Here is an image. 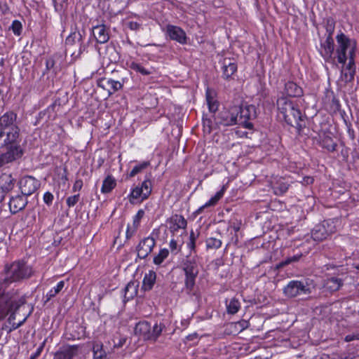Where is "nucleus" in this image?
<instances>
[{
  "mask_svg": "<svg viewBox=\"0 0 359 359\" xmlns=\"http://www.w3.org/2000/svg\"><path fill=\"white\" fill-rule=\"evenodd\" d=\"M25 295L21 294L18 290H11L0 296V320L11 313L8 318V323L11 325L9 332L16 330L24 324L28 316L20 319L18 323L15 321L17 310L25 304Z\"/></svg>",
  "mask_w": 359,
  "mask_h": 359,
  "instance_id": "nucleus-1",
  "label": "nucleus"
},
{
  "mask_svg": "<svg viewBox=\"0 0 359 359\" xmlns=\"http://www.w3.org/2000/svg\"><path fill=\"white\" fill-rule=\"evenodd\" d=\"M279 113L283 115L285 121L292 127L300 130L304 126L302 112L296 103L285 97L277 100Z\"/></svg>",
  "mask_w": 359,
  "mask_h": 359,
  "instance_id": "nucleus-2",
  "label": "nucleus"
},
{
  "mask_svg": "<svg viewBox=\"0 0 359 359\" xmlns=\"http://www.w3.org/2000/svg\"><path fill=\"white\" fill-rule=\"evenodd\" d=\"M32 275V269L23 262H14L5 267V278L0 283V291L4 290L12 283L28 278Z\"/></svg>",
  "mask_w": 359,
  "mask_h": 359,
  "instance_id": "nucleus-3",
  "label": "nucleus"
},
{
  "mask_svg": "<svg viewBox=\"0 0 359 359\" xmlns=\"http://www.w3.org/2000/svg\"><path fill=\"white\" fill-rule=\"evenodd\" d=\"M199 257L191 252L181 262V268L184 273V287L188 292L194 290L196 279L199 273Z\"/></svg>",
  "mask_w": 359,
  "mask_h": 359,
  "instance_id": "nucleus-4",
  "label": "nucleus"
},
{
  "mask_svg": "<svg viewBox=\"0 0 359 359\" xmlns=\"http://www.w3.org/2000/svg\"><path fill=\"white\" fill-rule=\"evenodd\" d=\"M337 41L339 44V47L337 49L338 62L341 64H345L346 60L348 58V63L345 68L346 71L355 69V46L351 48L350 39L343 33L337 36Z\"/></svg>",
  "mask_w": 359,
  "mask_h": 359,
  "instance_id": "nucleus-5",
  "label": "nucleus"
},
{
  "mask_svg": "<svg viewBox=\"0 0 359 359\" xmlns=\"http://www.w3.org/2000/svg\"><path fill=\"white\" fill-rule=\"evenodd\" d=\"M313 280L309 278L290 280L283 288L284 294L289 298L309 295L313 288Z\"/></svg>",
  "mask_w": 359,
  "mask_h": 359,
  "instance_id": "nucleus-6",
  "label": "nucleus"
},
{
  "mask_svg": "<svg viewBox=\"0 0 359 359\" xmlns=\"http://www.w3.org/2000/svg\"><path fill=\"white\" fill-rule=\"evenodd\" d=\"M0 139H3L2 146L9 150L11 147H18L21 151V156L23 150L20 146L21 137L19 127L0 130Z\"/></svg>",
  "mask_w": 359,
  "mask_h": 359,
  "instance_id": "nucleus-7",
  "label": "nucleus"
},
{
  "mask_svg": "<svg viewBox=\"0 0 359 359\" xmlns=\"http://www.w3.org/2000/svg\"><path fill=\"white\" fill-rule=\"evenodd\" d=\"M234 109L238 112V124L243 125L250 128L252 124L248 122L249 120L256 117V108L252 104H242L241 105H233Z\"/></svg>",
  "mask_w": 359,
  "mask_h": 359,
  "instance_id": "nucleus-8",
  "label": "nucleus"
},
{
  "mask_svg": "<svg viewBox=\"0 0 359 359\" xmlns=\"http://www.w3.org/2000/svg\"><path fill=\"white\" fill-rule=\"evenodd\" d=\"M151 192V182L149 180H145L142 183L141 187H135L132 189L130 194V201L133 203V199H147Z\"/></svg>",
  "mask_w": 359,
  "mask_h": 359,
  "instance_id": "nucleus-9",
  "label": "nucleus"
},
{
  "mask_svg": "<svg viewBox=\"0 0 359 359\" xmlns=\"http://www.w3.org/2000/svg\"><path fill=\"white\" fill-rule=\"evenodd\" d=\"M333 232V226H331L328 221H324L315 226L311 231V237L314 241H321Z\"/></svg>",
  "mask_w": 359,
  "mask_h": 359,
  "instance_id": "nucleus-10",
  "label": "nucleus"
},
{
  "mask_svg": "<svg viewBox=\"0 0 359 359\" xmlns=\"http://www.w3.org/2000/svg\"><path fill=\"white\" fill-rule=\"evenodd\" d=\"M19 185L22 195L29 196L37 190L40 182L34 177L27 175L20 180Z\"/></svg>",
  "mask_w": 359,
  "mask_h": 359,
  "instance_id": "nucleus-11",
  "label": "nucleus"
},
{
  "mask_svg": "<svg viewBox=\"0 0 359 359\" xmlns=\"http://www.w3.org/2000/svg\"><path fill=\"white\" fill-rule=\"evenodd\" d=\"M155 245L156 241L151 236H148L140 241L137 247L138 257L140 259L146 258L152 252Z\"/></svg>",
  "mask_w": 359,
  "mask_h": 359,
  "instance_id": "nucleus-12",
  "label": "nucleus"
},
{
  "mask_svg": "<svg viewBox=\"0 0 359 359\" xmlns=\"http://www.w3.org/2000/svg\"><path fill=\"white\" fill-rule=\"evenodd\" d=\"M167 223L169 225V230L172 233L178 232L180 229L185 230L187 225V222L184 217L177 214L171 216L167 220Z\"/></svg>",
  "mask_w": 359,
  "mask_h": 359,
  "instance_id": "nucleus-13",
  "label": "nucleus"
},
{
  "mask_svg": "<svg viewBox=\"0 0 359 359\" xmlns=\"http://www.w3.org/2000/svg\"><path fill=\"white\" fill-rule=\"evenodd\" d=\"M220 119L219 123L226 126L238 124L237 109L231 106L228 110L220 113Z\"/></svg>",
  "mask_w": 359,
  "mask_h": 359,
  "instance_id": "nucleus-14",
  "label": "nucleus"
},
{
  "mask_svg": "<svg viewBox=\"0 0 359 359\" xmlns=\"http://www.w3.org/2000/svg\"><path fill=\"white\" fill-rule=\"evenodd\" d=\"M166 32L169 37L181 44L187 43V35L185 32L180 27L168 25L166 27Z\"/></svg>",
  "mask_w": 359,
  "mask_h": 359,
  "instance_id": "nucleus-15",
  "label": "nucleus"
},
{
  "mask_svg": "<svg viewBox=\"0 0 359 359\" xmlns=\"http://www.w3.org/2000/svg\"><path fill=\"white\" fill-rule=\"evenodd\" d=\"M21 158V151L17 147H11L6 152H0V168Z\"/></svg>",
  "mask_w": 359,
  "mask_h": 359,
  "instance_id": "nucleus-16",
  "label": "nucleus"
},
{
  "mask_svg": "<svg viewBox=\"0 0 359 359\" xmlns=\"http://www.w3.org/2000/svg\"><path fill=\"white\" fill-rule=\"evenodd\" d=\"M222 77L229 79L237 71V64L233 59L224 57L222 62Z\"/></svg>",
  "mask_w": 359,
  "mask_h": 359,
  "instance_id": "nucleus-17",
  "label": "nucleus"
},
{
  "mask_svg": "<svg viewBox=\"0 0 359 359\" xmlns=\"http://www.w3.org/2000/svg\"><path fill=\"white\" fill-rule=\"evenodd\" d=\"M78 351V346H62L54 354L53 359H72L77 355Z\"/></svg>",
  "mask_w": 359,
  "mask_h": 359,
  "instance_id": "nucleus-18",
  "label": "nucleus"
},
{
  "mask_svg": "<svg viewBox=\"0 0 359 359\" xmlns=\"http://www.w3.org/2000/svg\"><path fill=\"white\" fill-rule=\"evenodd\" d=\"M16 120V113L12 111H6L1 116H0V130L18 127L15 123Z\"/></svg>",
  "mask_w": 359,
  "mask_h": 359,
  "instance_id": "nucleus-19",
  "label": "nucleus"
},
{
  "mask_svg": "<svg viewBox=\"0 0 359 359\" xmlns=\"http://www.w3.org/2000/svg\"><path fill=\"white\" fill-rule=\"evenodd\" d=\"M290 186V182L283 177H276L271 182V187L274 194L281 196L287 192Z\"/></svg>",
  "mask_w": 359,
  "mask_h": 359,
  "instance_id": "nucleus-20",
  "label": "nucleus"
},
{
  "mask_svg": "<svg viewBox=\"0 0 359 359\" xmlns=\"http://www.w3.org/2000/svg\"><path fill=\"white\" fill-rule=\"evenodd\" d=\"M320 54L326 61L332 59L334 52V40L332 36H327L325 40L320 44Z\"/></svg>",
  "mask_w": 359,
  "mask_h": 359,
  "instance_id": "nucleus-21",
  "label": "nucleus"
},
{
  "mask_svg": "<svg viewBox=\"0 0 359 359\" xmlns=\"http://www.w3.org/2000/svg\"><path fill=\"white\" fill-rule=\"evenodd\" d=\"M0 180V195H3V198L4 199L5 196L13 189L15 180L11 175L6 174H3Z\"/></svg>",
  "mask_w": 359,
  "mask_h": 359,
  "instance_id": "nucleus-22",
  "label": "nucleus"
},
{
  "mask_svg": "<svg viewBox=\"0 0 359 359\" xmlns=\"http://www.w3.org/2000/svg\"><path fill=\"white\" fill-rule=\"evenodd\" d=\"M98 86L107 90L109 95L113 94L123 87V83L113 79H102L98 81Z\"/></svg>",
  "mask_w": 359,
  "mask_h": 359,
  "instance_id": "nucleus-23",
  "label": "nucleus"
},
{
  "mask_svg": "<svg viewBox=\"0 0 359 359\" xmlns=\"http://www.w3.org/2000/svg\"><path fill=\"white\" fill-rule=\"evenodd\" d=\"M93 32L97 43H104L109 39L108 29L103 24L93 27Z\"/></svg>",
  "mask_w": 359,
  "mask_h": 359,
  "instance_id": "nucleus-24",
  "label": "nucleus"
},
{
  "mask_svg": "<svg viewBox=\"0 0 359 359\" xmlns=\"http://www.w3.org/2000/svg\"><path fill=\"white\" fill-rule=\"evenodd\" d=\"M27 203L25 195H18L12 197L9 201V208L12 213H17L23 210Z\"/></svg>",
  "mask_w": 359,
  "mask_h": 359,
  "instance_id": "nucleus-25",
  "label": "nucleus"
},
{
  "mask_svg": "<svg viewBox=\"0 0 359 359\" xmlns=\"http://www.w3.org/2000/svg\"><path fill=\"white\" fill-rule=\"evenodd\" d=\"M150 324L147 321L139 322L136 324L134 330V332L136 335L142 337L144 340L151 339Z\"/></svg>",
  "mask_w": 359,
  "mask_h": 359,
  "instance_id": "nucleus-26",
  "label": "nucleus"
},
{
  "mask_svg": "<svg viewBox=\"0 0 359 359\" xmlns=\"http://www.w3.org/2000/svg\"><path fill=\"white\" fill-rule=\"evenodd\" d=\"M284 90L286 95L290 97H300L303 95L302 88L291 81L285 83Z\"/></svg>",
  "mask_w": 359,
  "mask_h": 359,
  "instance_id": "nucleus-27",
  "label": "nucleus"
},
{
  "mask_svg": "<svg viewBox=\"0 0 359 359\" xmlns=\"http://www.w3.org/2000/svg\"><path fill=\"white\" fill-rule=\"evenodd\" d=\"M344 284V280L338 277L328 278L324 281V287L330 292L339 290Z\"/></svg>",
  "mask_w": 359,
  "mask_h": 359,
  "instance_id": "nucleus-28",
  "label": "nucleus"
},
{
  "mask_svg": "<svg viewBox=\"0 0 359 359\" xmlns=\"http://www.w3.org/2000/svg\"><path fill=\"white\" fill-rule=\"evenodd\" d=\"M156 280V273L152 270L149 271L146 273L142 282V288L144 291H149L152 289Z\"/></svg>",
  "mask_w": 359,
  "mask_h": 359,
  "instance_id": "nucleus-29",
  "label": "nucleus"
},
{
  "mask_svg": "<svg viewBox=\"0 0 359 359\" xmlns=\"http://www.w3.org/2000/svg\"><path fill=\"white\" fill-rule=\"evenodd\" d=\"M138 292V284L136 282L130 281L124 289V299L129 301L134 298Z\"/></svg>",
  "mask_w": 359,
  "mask_h": 359,
  "instance_id": "nucleus-30",
  "label": "nucleus"
},
{
  "mask_svg": "<svg viewBox=\"0 0 359 359\" xmlns=\"http://www.w3.org/2000/svg\"><path fill=\"white\" fill-rule=\"evenodd\" d=\"M65 43L68 46H72L78 43L81 49L83 44V35L81 32L75 31L71 33L66 39Z\"/></svg>",
  "mask_w": 359,
  "mask_h": 359,
  "instance_id": "nucleus-31",
  "label": "nucleus"
},
{
  "mask_svg": "<svg viewBox=\"0 0 359 359\" xmlns=\"http://www.w3.org/2000/svg\"><path fill=\"white\" fill-rule=\"evenodd\" d=\"M224 191H225V188H224V187H223L222 189L221 190H219V191H217L216 193V194L214 196H212L208 202H206L203 205L200 207L197 210L196 212L201 213L204 208L215 205L220 200V198L223 196V195L224 194Z\"/></svg>",
  "mask_w": 359,
  "mask_h": 359,
  "instance_id": "nucleus-32",
  "label": "nucleus"
},
{
  "mask_svg": "<svg viewBox=\"0 0 359 359\" xmlns=\"http://www.w3.org/2000/svg\"><path fill=\"white\" fill-rule=\"evenodd\" d=\"M116 185V181L111 175H108L103 181L101 191L103 194H107L112 191Z\"/></svg>",
  "mask_w": 359,
  "mask_h": 359,
  "instance_id": "nucleus-33",
  "label": "nucleus"
},
{
  "mask_svg": "<svg viewBox=\"0 0 359 359\" xmlns=\"http://www.w3.org/2000/svg\"><path fill=\"white\" fill-rule=\"evenodd\" d=\"M320 145L323 148H325L329 151H335L336 148H337V143L334 142L333 139L331 137L328 136V135L324 136L321 139V140H320Z\"/></svg>",
  "mask_w": 359,
  "mask_h": 359,
  "instance_id": "nucleus-34",
  "label": "nucleus"
},
{
  "mask_svg": "<svg viewBox=\"0 0 359 359\" xmlns=\"http://www.w3.org/2000/svg\"><path fill=\"white\" fill-rule=\"evenodd\" d=\"M93 351L94 359H108L107 354L106 351L103 350L102 344L95 343L93 345Z\"/></svg>",
  "mask_w": 359,
  "mask_h": 359,
  "instance_id": "nucleus-35",
  "label": "nucleus"
},
{
  "mask_svg": "<svg viewBox=\"0 0 359 359\" xmlns=\"http://www.w3.org/2000/svg\"><path fill=\"white\" fill-rule=\"evenodd\" d=\"M241 308V303L238 299L232 298L229 304H226V310L229 314L236 313Z\"/></svg>",
  "mask_w": 359,
  "mask_h": 359,
  "instance_id": "nucleus-36",
  "label": "nucleus"
},
{
  "mask_svg": "<svg viewBox=\"0 0 359 359\" xmlns=\"http://www.w3.org/2000/svg\"><path fill=\"white\" fill-rule=\"evenodd\" d=\"M129 67L131 69H133L137 72H139L141 74L144 75V76H147V75H149L150 74H151V70L144 68L142 65L137 63L135 62H131L129 64Z\"/></svg>",
  "mask_w": 359,
  "mask_h": 359,
  "instance_id": "nucleus-37",
  "label": "nucleus"
},
{
  "mask_svg": "<svg viewBox=\"0 0 359 359\" xmlns=\"http://www.w3.org/2000/svg\"><path fill=\"white\" fill-rule=\"evenodd\" d=\"M64 286H65V281H63V280L60 281L57 284L56 287H55L54 288H53L50 291H48V292L46 294L47 300H50L52 298H53L54 297H55L62 290Z\"/></svg>",
  "mask_w": 359,
  "mask_h": 359,
  "instance_id": "nucleus-38",
  "label": "nucleus"
},
{
  "mask_svg": "<svg viewBox=\"0 0 359 359\" xmlns=\"http://www.w3.org/2000/svg\"><path fill=\"white\" fill-rule=\"evenodd\" d=\"M206 100L208 105V109L210 112H215L217 110V102L211 96V93L209 89L206 91Z\"/></svg>",
  "mask_w": 359,
  "mask_h": 359,
  "instance_id": "nucleus-39",
  "label": "nucleus"
},
{
  "mask_svg": "<svg viewBox=\"0 0 359 359\" xmlns=\"http://www.w3.org/2000/svg\"><path fill=\"white\" fill-rule=\"evenodd\" d=\"M168 255L169 251L168 249H161L158 254L154 257V263L156 265H160L168 257Z\"/></svg>",
  "mask_w": 359,
  "mask_h": 359,
  "instance_id": "nucleus-40",
  "label": "nucleus"
},
{
  "mask_svg": "<svg viewBox=\"0 0 359 359\" xmlns=\"http://www.w3.org/2000/svg\"><path fill=\"white\" fill-rule=\"evenodd\" d=\"M164 327L165 326L161 323L159 325L155 324L152 330L151 329L150 330V334L151 335L150 340H156V339L161 335Z\"/></svg>",
  "mask_w": 359,
  "mask_h": 359,
  "instance_id": "nucleus-41",
  "label": "nucleus"
},
{
  "mask_svg": "<svg viewBox=\"0 0 359 359\" xmlns=\"http://www.w3.org/2000/svg\"><path fill=\"white\" fill-rule=\"evenodd\" d=\"M149 165L150 163L149 161H144L140 164L135 165L129 173V177H135L137 174L142 172L143 170L146 169Z\"/></svg>",
  "mask_w": 359,
  "mask_h": 359,
  "instance_id": "nucleus-42",
  "label": "nucleus"
},
{
  "mask_svg": "<svg viewBox=\"0 0 359 359\" xmlns=\"http://www.w3.org/2000/svg\"><path fill=\"white\" fill-rule=\"evenodd\" d=\"M355 74V69L346 70V69L341 71V79L345 83L351 82Z\"/></svg>",
  "mask_w": 359,
  "mask_h": 359,
  "instance_id": "nucleus-43",
  "label": "nucleus"
},
{
  "mask_svg": "<svg viewBox=\"0 0 359 359\" xmlns=\"http://www.w3.org/2000/svg\"><path fill=\"white\" fill-rule=\"evenodd\" d=\"M222 245V241L215 238H209L206 241V246L208 248L218 249Z\"/></svg>",
  "mask_w": 359,
  "mask_h": 359,
  "instance_id": "nucleus-44",
  "label": "nucleus"
},
{
  "mask_svg": "<svg viewBox=\"0 0 359 359\" xmlns=\"http://www.w3.org/2000/svg\"><path fill=\"white\" fill-rule=\"evenodd\" d=\"M335 28V22L332 18H327L325 22V29L327 36H332Z\"/></svg>",
  "mask_w": 359,
  "mask_h": 359,
  "instance_id": "nucleus-45",
  "label": "nucleus"
},
{
  "mask_svg": "<svg viewBox=\"0 0 359 359\" xmlns=\"http://www.w3.org/2000/svg\"><path fill=\"white\" fill-rule=\"evenodd\" d=\"M144 215V212L143 210H139L137 214L133 217V224L132 226H135L137 229L139 227L140 224V220Z\"/></svg>",
  "mask_w": 359,
  "mask_h": 359,
  "instance_id": "nucleus-46",
  "label": "nucleus"
},
{
  "mask_svg": "<svg viewBox=\"0 0 359 359\" xmlns=\"http://www.w3.org/2000/svg\"><path fill=\"white\" fill-rule=\"evenodd\" d=\"M11 29L15 35L19 36L22 32V24L18 20H14L11 25Z\"/></svg>",
  "mask_w": 359,
  "mask_h": 359,
  "instance_id": "nucleus-47",
  "label": "nucleus"
},
{
  "mask_svg": "<svg viewBox=\"0 0 359 359\" xmlns=\"http://www.w3.org/2000/svg\"><path fill=\"white\" fill-rule=\"evenodd\" d=\"M80 199V195L76 194L67 198L66 203L69 208L74 206Z\"/></svg>",
  "mask_w": 359,
  "mask_h": 359,
  "instance_id": "nucleus-48",
  "label": "nucleus"
},
{
  "mask_svg": "<svg viewBox=\"0 0 359 359\" xmlns=\"http://www.w3.org/2000/svg\"><path fill=\"white\" fill-rule=\"evenodd\" d=\"M196 236L194 231H191L190 233V239L189 242L187 243L188 248L191 250V251H194L196 248Z\"/></svg>",
  "mask_w": 359,
  "mask_h": 359,
  "instance_id": "nucleus-49",
  "label": "nucleus"
},
{
  "mask_svg": "<svg viewBox=\"0 0 359 359\" xmlns=\"http://www.w3.org/2000/svg\"><path fill=\"white\" fill-rule=\"evenodd\" d=\"M53 195L49 192V191H47L44 194H43V201L44 203L48 205H50L52 204V202L53 201Z\"/></svg>",
  "mask_w": 359,
  "mask_h": 359,
  "instance_id": "nucleus-50",
  "label": "nucleus"
},
{
  "mask_svg": "<svg viewBox=\"0 0 359 359\" xmlns=\"http://www.w3.org/2000/svg\"><path fill=\"white\" fill-rule=\"evenodd\" d=\"M137 229L135 226L128 224L126 230V238H131L134 235Z\"/></svg>",
  "mask_w": 359,
  "mask_h": 359,
  "instance_id": "nucleus-51",
  "label": "nucleus"
},
{
  "mask_svg": "<svg viewBox=\"0 0 359 359\" xmlns=\"http://www.w3.org/2000/svg\"><path fill=\"white\" fill-rule=\"evenodd\" d=\"M203 127L205 131L210 133L212 130V121L210 119H204L203 120Z\"/></svg>",
  "mask_w": 359,
  "mask_h": 359,
  "instance_id": "nucleus-52",
  "label": "nucleus"
},
{
  "mask_svg": "<svg viewBox=\"0 0 359 359\" xmlns=\"http://www.w3.org/2000/svg\"><path fill=\"white\" fill-rule=\"evenodd\" d=\"M127 26L130 29L137 31L140 28L141 25L137 22L130 21L127 23Z\"/></svg>",
  "mask_w": 359,
  "mask_h": 359,
  "instance_id": "nucleus-53",
  "label": "nucleus"
},
{
  "mask_svg": "<svg viewBox=\"0 0 359 359\" xmlns=\"http://www.w3.org/2000/svg\"><path fill=\"white\" fill-rule=\"evenodd\" d=\"M55 60L52 57H48L46 61V70L49 71L52 69H53L55 66Z\"/></svg>",
  "mask_w": 359,
  "mask_h": 359,
  "instance_id": "nucleus-54",
  "label": "nucleus"
},
{
  "mask_svg": "<svg viewBox=\"0 0 359 359\" xmlns=\"http://www.w3.org/2000/svg\"><path fill=\"white\" fill-rule=\"evenodd\" d=\"M83 187V181L81 180H76L73 185L72 191L76 192L81 189Z\"/></svg>",
  "mask_w": 359,
  "mask_h": 359,
  "instance_id": "nucleus-55",
  "label": "nucleus"
},
{
  "mask_svg": "<svg viewBox=\"0 0 359 359\" xmlns=\"http://www.w3.org/2000/svg\"><path fill=\"white\" fill-rule=\"evenodd\" d=\"M345 340L346 341H351L353 340H359V333H353V334H348L346 336Z\"/></svg>",
  "mask_w": 359,
  "mask_h": 359,
  "instance_id": "nucleus-56",
  "label": "nucleus"
},
{
  "mask_svg": "<svg viewBox=\"0 0 359 359\" xmlns=\"http://www.w3.org/2000/svg\"><path fill=\"white\" fill-rule=\"evenodd\" d=\"M169 247L171 250V251L178 250V244L177 241L175 239H171L169 243Z\"/></svg>",
  "mask_w": 359,
  "mask_h": 359,
  "instance_id": "nucleus-57",
  "label": "nucleus"
},
{
  "mask_svg": "<svg viewBox=\"0 0 359 359\" xmlns=\"http://www.w3.org/2000/svg\"><path fill=\"white\" fill-rule=\"evenodd\" d=\"M292 263V261H291V258L290 257H287V259H285V260H283V262H280L278 266L279 267H283L286 265H288Z\"/></svg>",
  "mask_w": 359,
  "mask_h": 359,
  "instance_id": "nucleus-58",
  "label": "nucleus"
},
{
  "mask_svg": "<svg viewBox=\"0 0 359 359\" xmlns=\"http://www.w3.org/2000/svg\"><path fill=\"white\" fill-rule=\"evenodd\" d=\"M292 263V261H291V258L290 257H287V259H285V260H283V262H280L278 266L279 267H283L286 265H288Z\"/></svg>",
  "mask_w": 359,
  "mask_h": 359,
  "instance_id": "nucleus-59",
  "label": "nucleus"
},
{
  "mask_svg": "<svg viewBox=\"0 0 359 359\" xmlns=\"http://www.w3.org/2000/svg\"><path fill=\"white\" fill-rule=\"evenodd\" d=\"M301 257H302V254L290 257L292 262H295L299 261Z\"/></svg>",
  "mask_w": 359,
  "mask_h": 359,
  "instance_id": "nucleus-60",
  "label": "nucleus"
},
{
  "mask_svg": "<svg viewBox=\"0 0 359 359\" xmlns=\"http://www.w3.org/2000/svg\"><path fill=\"white\" fill-rule=\"evenodd\" d=\"M305 180H306V182L307 184H310V183H312V182H313V178H311V177H306L305 178Z\"/></svg>",
  "mask_w": 359,
  "mask_h": 359,
  "instance_id": "nucleus-61",
  "label": "nucleus"
},
{
  "mask_svg": "<svg viewBox=\"0 0 359 359\" xmlns=\"http://www.w3.org/2000/svg\"><path fill=\"white\" fill-rule=\"evenodd\" d=\"M196 337H197V336H196V334H194V335H189V336H188V337H187V339H191V340H192V339H194V338H196Z\"/></svg>",
  "mask_w": 359,
  "mask_h": 359,
  "instance_id": "nucleus-62",
  "label": "nucleus"
},
{
  "mask_svg": "<svg viewBox=\"0 0 359 359\" xmlns=\"http://www.w3.org/2000/svg\"><path fill=\"white\" fill-rule=\"evenodd\" d=\"M36 358V354L32 355L29 359H35Z\"/></svg>",
  "mask_w": 359,
  "mask_h": 359,
  "instance_id": "nucleus-63",
  "label": "nucleus"
},
{
  "mask_svg": "<svg viewBox=\"0 0 359 359\" xmlns=\"http://www.w3.org/2000/svg\"><path fill=\"white\" fill-rule=\"evenodd\" d=\"M125 341H126V339H123V341H121V343L118 346H121L123 343H125Z\"/></svg>",
  "mask_w": 359,
  "mask_h": 359,
  "instance_id": "nucleus-64",
  "label": "nucleus"
}]
</instances>
